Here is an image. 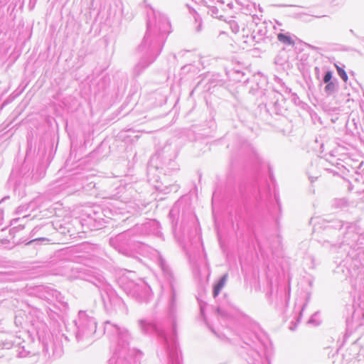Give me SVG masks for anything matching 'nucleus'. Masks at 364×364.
I'll return each instance as SVG.
<instances>
[{
  "mask_svg": "<svg viewBox=\"0 0 364 364\" xmlns=\"http://www.w3.org/2000/svg\"><path fill=\"white\" fill-rule=\"evenodd\" d=\"M277 38L280 42H282L284 44H287V45H294V42L291 39V38L285 34L279 33L277 35Z\"/></svg>",
  "mask_w": 364,
  "mask_h": 364,
  "instance_id": "f03ea898",
  "label": "nucleus"
},
{
  "mask_svg": "<svg viewBox=\"0 0 364 364\" xmlns=\"http://www.w3.org/2000/svg\"><path fill=\"white\" fill-rule=\"evenodd\" d=\"M331 77H332V74H331V72L330 71H328L324 77H323V81L324 82L326 83H328L330 82V80H331Z\"/></svg>",
  "mask_w": 364,
  "mask_h": 364,
  "instance_id": "20e7f679",
  "label": "nucleus"
},
{
  "mask_svg": "<svg viewBox=\"0 0 364 364\" xmlns=\"http://www.w3.org/2000/svg\"><path fill=\"white\" fill-rule=\"evenodd\" d=\"M43 240V238L36 239V240ZM33 241H35V240H33ZM32 242H33V240L29 241L28 244L31 243Z\"/></svg>",
  "mask_w": 364,
  "mask_h": 364,
  "instance_id": "423d86ee",
  "label": "nucleus"
},
{
  "mask_svg": "<svg viewBox=\"0 0 364 364\" xmlns=\"http://www.w3.org/2000/svg\"><path fill=\"white\" fill-rule=\"evenodd\" d=\"M334 87H335V85L333 82H328L326 85L325 90H326V91H332L334 90Z\"/></svg>",
  "mask_w": 364,
  "mask_h": 364,
  "instance_id": "39448f33",
  "label": "nucleus"
},
{
  "mask_svg": "<svg viewBox=\"0 0 364 364\" xmlns=\"http://www.w3.org/2000/svg\"><path fill=\"white\" fill-rule=\"evenodd\" d=\"M336 69H337L338 75L343 80V81L347 82L348 81V75H347L346 73L345 72V70L338 65H336Z\"/></svg>",
  "mask_w": 364,
  "mask_h": 364,
  "instance_id": "7ed1b4c3",
  "label": "nucleus"
},
{
  "mask_svg": "<svg viewBox=\"0 0 364 364\" xmlns=\"http://www.w3.org/2000/svg\"><path fill=\"white\" fill-rule=\"evenodd\" d=\"M227 275H224L217 284L214 286L213 289V296L216 297L220 292L221 289L224 287L225 284L226 282Z\"/></svg>",
  "mask_w": 364,
  "mask_h": 364,
  "instance_id": "f257e3e1",
  "label": "nucleus"
}]
</instances>
